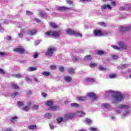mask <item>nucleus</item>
I'll return each instance as SVG.
<instances>
[{"mask_svg": "<svg viewBox=\"0 0 131 131\" xmlns=\"http://www.w3.org/2000/svg\"><path fill=\"white\" fill-rule=\"evenodd\" d=\"M129 106L125 104H121L119 106V108L115 109V112L116 113L120 114L122 112V110H125L123 112L122 114L121 115V118H124L126 116H128L130 114V112L128 110Z\"/></svg>", "mask_w": 131, "mask_h": 131, "instance_id": "nucleus-2", "label": "nucleus"}, {"mask_svg": "<svg viewBox=\"0 0 131 131\" xmlns=\"http://www.w3.org/2000/svg\"><path fill=\"white\" fill-rule=\"evenodd\" d=\"M35 21H36L37 23H40V20L37 18H35Z\"/></svg>", "mask_w": 131, "mask_h": 131, "instance_id": "nucleus-64", "label": "nucleus"}, {"mask_svg": "<svg viewBox=\"0 0 131 131\" xmlns=\"http://www.w3.org/2000/svg\"><path fill=\"white\" fill-rule=\"evenodd\" d=\"M92 121L91 120V119L86 118L84 120V123L86 124H92Z\"/></svg>", "mask_w": 131, "mask_h": 131, "instance_id": "nucleus-24", "label": "nucleus"}, {"mask_svg": "<svg viewBox=\"0 0 131 131\" xmlns=\"http://www.w3.org/2000/svg\"><path fill=\"white\" fill-rule=\"evenodd\" d=\"M63 118L61 117H58L57 118H56V121L58 123H61L62 121L63 120Z\"/></svg>", "mask_w": 131, "mask_h": 131, "instance_id": "nucleus-29", "label": "nucleus"}, {"mask_svg": "<svg viewBox=\"0 0 131 131\" xmlns=\"http://www.w3.org/2000/svg\"><path fill=\"white\" fill-rule=\"evenodd\" d=\"M75 116V114L73 113L68 114L64 116V119H72Z\"/></svg>", "mask_w": 131, "mask_h": 131, "instance_id": "nucleus-11", "label": "nucleus"}, {"mask_svg": "<svg viewBox=\"0 0 131 131\" xmlns=\"http://www.w3.org/2000/svg\"><path fill=\"white\" fill-rule=\"evenodd\" d=\"M49 126H50V128L51 129H54L55 128V126H54V125H53L52 124H50Z\"/></svg>", "mask_w": 131, "mask_h": 131, "instance_id": "nucleus-58", "label": "nucleus"}, {"mask_svg": "<svg viewBox=\"0 0 131 131\" xmlns=\"http://www.w3.org/2000/svg\"><path fill=\"white\" fill-rule=\"evenodd\" d=\"M55 52V48L50 47L49 48L45 53V55L47 57H52Z\"/></svg>", "mask_w": 131, "mask_h": 131, "instance_id": "nucleus-5", "label": "nucleus"}, {"mask_svg": "<svg viewBox=\"0 0 131 131\" xmlns=\"http://www.w3.org/2000/svg\"><path fill=\"white\" fill-rule=\"evenodd\" d=\"M18 95H19V93H18V92H15V93L12 94V97L13 98H15V97H17V96H18Z\"/></svg>", "mask_w": 131, "mask_h": 131, "instance_id": "nucleus-44", "label": "nucleus"}, {"mask_svg": "<svg viewBox=\"0 0 131 131\" xmlns=\"http://www.w3.org/2000/svg\"><path fill=\"white\" fill-rule=\"evenodd\" d=\"M50 69L52 70H55L56 68H57V66L56 65H51L49 67Z\"/></svg>", "mask_w": 131, "mask_h": 131, "instance_id": "nucleus-39", "label": "nucleus"}, {"mask_svg": "<svg viewBox=\"0 0 131 131\" xmlns=\"http://www.w3.org/2000/svg\"><path fill=\"white\" fill-rule=\"evenodd\" d=\"M16 25L18 28L23 27V26H24V23H19Z\"/></svg>", "mask_w": 131, "mask_h": 131, "instance_id": "nucleus-40", "label": "nucleus"}, {"mask_svg": "<svg viewBox=\"0 0 131 131\" xmlns=\"http://www.w3.org/2000/svg\"><path fill=\"white\" fill-rule=\"evenodd\" d=\"M112 6H115L116 5V2L115 1H113L111 2Z\"/></svg>", "mask_w": 131, "mask_h": 131, "instance_id": "nucleus-60", "label": "nucleus"}, {"mask_svg": "<svg viewBox=\"0 0 131 131\" xmlns=\"http://www.w3.org/2000/svg\"><path fill=\"white\" fill-rule=\"evenodd\" d=\"M26 15L28 16H31L32 15V12L29 11H26Z\"/></svg>", "mask_w": 131, "mask_h": 131, "instance_id": "nucleus-49", "label": "nucleus"}, {"mask_svg": "<svg viewBox=\"0 0 131 131\" xmlns=\"http://www.w3.org/2000/svg\"><path fill=\"white\" fill-rule=\"evenodd\" d=\"M92 0H80V3H88V2H91Z\"/></svg>", "mask_w": 131, "mask_h": 131, "instance_id": "nucleus-55", "label": "nucleus"}, {"mask_svg": "<svg viewBox=\"0 0 131 131\" xmlns=\"http://www.w3.org/2000/svg\"><path fill=\"white\" fill-rule=\"evenodd\" d=\"M50 25L52 28H58V25H57V24H55L54 23H50Z\"/></svg>", "mask_w": 131, "mask_h": 131, "instance_id": "nucleus-28", "label": "nucleus"}, {"mask_svg": "<svg viewBox=\"0 0 131 131\" xmlns=\"http://www.w3.org/2000/svg\"><path fill=\"white\" fill-rule=\"evenodd\" d=\"M71 107H74L75 108H78L79 107V104L76 103H72L71 104Z\"/></svg>", "mask_w": 131, "mask_h": 131, "instance_id": "nucleus-31", "label": "nucleus"}, {"mask_svg": "<svg viewBox=\"0 0 131 131\" xmlns=\"http://www.w3.org/2000/svg\"><path fill=\"white\" fill-rule=\"evenodd\" d=\"M101 107L109 110L111 108V105L109 103H103L101 104Z\"/></svg>", "mask_w": 131, "mask_h": 131, "instance_id": "nucleus-15", "label": "nucleus"}, {"mask_svg": "<svg viewBox=\"0 0 131 131\" xmlns=\"http://www.w3.org/2000/svg\"><path fill=\"white\" fill-rule=\"evenodd\" d=\"M105 95L112 96L111 100L113 104L118 103V102L122 101L123 99L125 98L124 94H121V93L119 92H115L112 90H109L107 92L105 93Z\"/></svg>", "mask_w": 131, "mask_h": 131, "instance_id": "nucleus-1", "label": "nucleus"}, {"mask_svg": "<svg viewBox=\"0 0 131 131\" xmlns=\"http://www.w3.org/2000/svg\"><path fill=\"white\" fill-rule=\"evenodd\" d=\"M6 73V72L5 71V70L2 69L0 68V74H5Z\"/></svg>", "mask_w": 131, "mask_h": 131, "instance_id": "nucleus-48", "label": "nucleus"}, {"mask_svg": "<svg viewBox=\"0 0 131 131\" xmlns=\"http://www.w3.org/2000/svg\"><path fill=\"white\" fill-rule=\"evenodd\" d=\"M104 51H99L98 52V55H103V54H104Z\"/></svg>", "mask_w": 131, "mask_h": 131, "instance_id": "nucleus-57", "label": "nucleus"}, {"mask_svg": "<svg viewBox=\"0 0 131 131\" xmlns=\"http://www.w3.org/2000/svg\"><path fill=\"white\" fill-rule=\"evenodd\" d=\"M98 25H99L100 26H102V27H106V24L104 22H98L97 23Z\"/></svg>", "mask_w": 131, "mask_h": 131, "instance_id": "nucleus-34", "label": "nucleus"}, {"mask_svg": "<svg viewBox=\"0 0 131 131\" xmlns=\"http://www.w3.org/2000/svg\"><path fill=\"white\" fill-rule=\"evenodd\" d=\"M22 109L24 111H26V112L29 111V109H30V105H28L27 106H25L23 107Z\"/></svg>", "mask_w": 131, "mask_h": 131, "instance_id": "nucleus-26", "label": "nucleus"}, {"mask_svg": "<svg viewBox=\"0 0 131 131\" xmlns=\"http://www.w3.org/2000/svg\"><path fill=\"white\" fill-rule=\"evenodd\" d=\"M38 56V54L37 53H35L33 55L34 58H37V57Z\"/></svg>", "mask_w": 131, "mask_h": 131, "instance_id": "nucleus-63", "label": "nucleus"}, {"mask_svg": "<svg viewBox=\"0 0 131 131\" xmlns=\"http://www.w3.org/2000/svg\"><path fill=\"white\" fill-rule=\"evenodd\" d=\"M102 11H105V10H112V7L109 5H103L101 6Z\"/></svg>", "mask_w": 131, "mask_h": 131, "instance_id": "nucleus-12", "label": "nucleus"}, {"mask_svg": "<svg viewBox=\"0 0 131 131\" xmlns=\"http://www.w3.org/2000/svg\"><path fill=\"white\" fill-rule=\"evenodd\" d=\"M99 69L101 71H105L106 70V68H104V67H103V66L100 65L99 66Z\"/></svg>", "mask_w": 131, "mask_h": 131, "instance_id": "nucleus-36", "label": "nucleus"}, {"mask_svg": "<svg viewBox=\"0 0 131 131\" xmlns=\"http://www.w3.org/2000/svg\"><path fill=\"white\" fill-rule=\"evenodd\" d=\"M13 51L19 54H24V53H25V49L22 47L16 48L14 49Z\"/></svg>", "mask_w": 131, "mask_h": 131, "instance_id": "nucleus-9", "label": "nucleus"}, {"mask_svg": "<svg viewBox=\"0 0 131 131\" xmlns=\"http://www.w3.org/2000/svg\"><path fill=\"white\" fill-rule=\"evenodd\" d=\"M86 81H88V82H94L95 81V79L89 78L86 79Z\"/></svg>", "mask_w": 131, "mask_h": 131, "instance_id": "nucleus-37", "label": "nucleus"}, {"mask_svg": "<svg viewBox=\"0 0 131 131\" xmlns=\"http://www.w3.org/2000/svg\"><path fill=\"white\" fill-rule=\"evenodd\" d=\"M41 95L43 98H46V97H47V94L45 93H42Z\"/></svg>", "mask_w": 131, "mask_h": 131, "instance_id": "nucleus-59", "label": "nucleus"}, {"mask_svg": "<svg viewBox=\"0 0 131 131\" xmlns=\"http://www.w3.org/2000/svg\"><path fill=\"white\" fill-rule=\"evenodd\" d=\"M120 11H123L125 10L126 11H128L131 12V5L130 4H125L123 6L120 8Z\"/></svg>", "mask_w": 131, "mask_h": 131, "instance_id": "nucleus-7", "label": "nucleus"}, {"mask_svg": "<svg viewBox=\"0 0 131 131\" xmlns=\"http://www.w3.org/2000/svg\"><path fill=\"white\" fill-rule=\"evenodd\" d=\"M68 34H69L70 35H74V36H76L77 37H82V34L81 33L74 31L73 30L71 29H68L66 31Z\"/></svg>", "mask_w": 131, "mask_h": 131, "instance_id": "nucleus-4", "label": "nucleus"}, {"mask_svg": "<svg viewBox=\"0 0 131 131\" xmlns=\"http://www.w3.org/2000/svg\"><path fill=\"white\" fill-rule=\"evenodd\" d=\"M84 61H90V60H92V56L87 55L84 57Z\"/></svg>", "mask_w": 131, "mask_h": 131, "instance_id": "nucleus-27", "label": "nucleus"}, {"mask_svg": "<svg viewBox=\"0 0 131 131\" xmlns=\"http://www.w3.org/2000/svg\"><path fill=\"white\" fill-rule=\"evenodd\" d=\"M93 34L95 36H103V35H105L104 33L101 32L100 30H95L93 31Z\"/></svg>", "mask_w": 131, "mask_h": 131, "instance_id": "nucleus-8", "label": "nucleus"}, {"mask_svg": "<svg viewBox=\"0 0 131 131\" xmlns=\"http://www.w3.org/2000/svg\"><path fill=\"white\" fill-rule=\"evenodd\" d=\"M75 115H77L78 116H84V115H85V113L83 111H80L77 112Z\"/></svg>", "mask_w": 131, "mask_h": 131, "instance_id": "nucleus-18", "label": "nucleus"}, {"mask_svg": "<svg viewBox=\"0 0 131 131\" xmlns=\"http://www.w3.org/2000/svg\"><path fill=\"white\" fill-rule=\"evenodd\" d=\"M15 76L17 78H19V77H21L22 76L20 74H16Z\"/></svg>", "mask_w": 131, "mask_h": 131, "instance_id": "nucleus-61", "label": "nucleus"}, {"mask_svg": "<svg viewBox=\"0 0 131 131\" xmlns=\"http://www.w3.org/2000/svg\"><path fill=\"white\" fill-rule=\"evenodd\" d=\"M17 119H18V117H17V116H13L11 117L10 121L13 123L16 122V121L17 120Z\"/></svg>", "mask_w": 131, "mask_h": 131, "instance_id": "nucleus-23", "label": "nucleus"}, {"mask_svg": "<svg viewBox=\"0 0 131 131\" xmlns=\"http://www.w3.org/2000/svg\"><path fill=\"white\" fill-rule=\"evenodd\" d=\"M37 70V68L34 67H29L27 69V71L32 72V71H36Z\"/></svg>", "mask_w": 131, "mask_h": 131, "instance_id": "nucleus-25", "label": "nucleus"}, {"mask_svg": "<svg viewBox=\"0 0 131 131\" xmlns=\"http://www.w3.org/2000/svg\"><path fill=\"white\" fill-rule=\"evenodd\" d=\"M89 66L90 67H95L97 66V64L94 63H91L90 64Z\"/></svg>", "mask_w": 131, "mask_h": 131, "instance_id": "nucleus-53", "label": "nucleus"}, {"mask_svg": "<svg viewBox=\"0 0 131 131\" xmlns=\"http://www.w3.org/2000/svg\"><path fill=\"white\" fill-rule=\"evenodd\" d=\"M33 109L34 110H37V109H38V106L37 105H34L33 107Z\"/></svg>", "mask_w": 131, "mask_h": 131, "instance_id": "nucleus-56", "label": "nucleus"}, {"mask_svg": "<svg viewBox=\"0 0 131 131\" xmlns=\"http://www.w3.org/2000/svg\"><path fill=\"white\" fill-rule=\"evenodd\" d=\"M67 4L68 5H73V2L70 0H66Z\"/></svg>", "mask_w": 131, "mask_h": 131, "instance_id": "nucleus-46", "label": "nucleus"}, {"mask_svg": "<svg viewBox=\"0 0 131 131\" xmlns=\"http://www.w3.org/2000/svg\"><path fill=\"white\" fill-rule=\"evenodd\" d=\"M17 104L18 107H24V103L22 101H18Z\"/></svg>", "mask_w": 131, "mask_h": 131, "instance_id": "nucleus-33", "label": "nucleus"}, {"mask_svg": "<svg viewBox=\"0 0 131 131\" xmlns=\"http://www.w3.org/2000/svg\"><path fill=\"white\" fill-rule=\"evenodd\" d=\"M52 117V114L51 113H47L45 115V118L50 119Z\"/></svg>", "mask_w": 131, "mask_h": 131, "instance_id": "nucleus-30", "label": "nucleus"}, {"mask_svg": "<svg viewBox=\"0 0 131 131\" xmlns=\"http://www.w3.org/2000/svg\"><path fill=\"white\" fill-rule=\"evenodd\" d=\"M79 59V58L78 57L75 56L73 57V61L74 62H76V61H78Z\"/></svg>", "mask_w": 131, "mask_h": 131, "instance_id": "nucleus-45", "label": "nucleus"}, {"mask_svg": "<svg viewBox=\"0 0 131 131\" xmlns=\"http://www.w3.org/2000/svg\"><path fill=\"white\" fill-rule=\"evenodd\" d=\"M7 54L4 53V52H0V57H5Z\"/></svg>", "mask_w": 131, "mask_h": 131, "instance_id": "nucleus-54", "label": "nucleus"}, {"mask_svg": "<svg viewBox=\"0 0 131 131\" xmlns=\"http://www.w3.org/2000/svg\"><path fill=\"white\" fill-rule=\"evenodd\" d=\"M37 33V31L33 29H29L27 32L28 35H34V34H36Z\"/></svg>", "mask_w": 131, "mask_h": 131, "instance_id": "nucleus-10", "label": "nucleus"}, {"mask_svg": "<svg viewBox=\"0 0 131 131\" xmlns=\"http://www.w3.org/2000/svg\"><path fill=\"white\" fill-rule=\"evenodd\" d=\"M37 127L36 126V125H30L28 127V129L30 130H33V129H36Z\"/></svg>", "mask_w": 131, "mask_h": 131, "instance_id": "nucleus-21", "label": "nucleus"}, {"mask_svg": "<svg viewBox=\"0 0 131 131\" xmlns=\"http://www.w3.org/2000/svg\"><path fill=\"white\" fill-rule=\"evenodd\" d=\"M115 119V117L113 115H111L110 116V119H111L112 120H113V119Z\"/></svg>", "mask_w": 131, "mask_h": 131, "instance_id": "nucleus-62", "label": "nucleus"}, {"mask_svg": "<svg viewBox=\"0 0 131 131\" xmlns=\"http://www.w3.org/2000/svg\"><path fill=\"white\" fill-rule=\"evenodd\" d=\"M46 37L47 36H52L53 37H58L60 35V31H48L45 32Z\"/></svg>", "mask_w": 131, "mask_h": 131, "instance_id": "nucleus-3", "label": "nucleus"}, {"mask_svg": "<svg viewBox=\"0 0 131 131\" xmlns=\"http://www.w3.org/2000/svg\"><path fill=\"white\" fill-rule=\"evenodd\" d=\"M42 74V75H44V76H49L50 74V73L49 72H43Z\"/></svg>", "mask_w": 131, "mask_h": 131, "instance_id": "nucleus-38", "label": "nucleus"}, {"mask_svg": "<svg viewBox=\"0 0 131 131\" xmlns=\"http://www.w3.org/2000/svg\"><path fill=\"white\" fill-rule=\"evenodd\" d=\"M112 47L113 48L114 50H118L119 51L120 50V48H118L116 46L113 45L112 46Z\"/></svg>", "mask_w": 131, "mask_h": 131, "instance_id": "nucleus-47", "label": "nucleus"}, {"mask_svg": "<svg viewBox=\"0 0 131 131\" xmlns=\"http://www.w3.org/2000/svg\"><path fill=\"white\" fill-rule=\"evenodd\" d=\"M78 99L79 101H85L86 100V97H79Z\"/></svg>", "mask_w": 131, "mask_h": 131, "instance_id": "nucleus-35", "label": "nucleus"}, {"mask_svg": "<svg viewBox=\"0 0 131 131\" xmlns=\"http://www.w3.org/2000/svg\"><path fill=\"white\" fill-rule=\"evenodd\" d=\"M63 80L66 82H71L72 81V77L69 76H64Z\"/></svg>", "mask_w": 131, "mask_h": 131, "instance_id": "nucleus-16", "label": "nucleus"}, {"mask_svg": "<svg viewBox=\"0 0 131 131\" xmlns=\"http://www.w3.org/2000/svg\"><path fill=\"white\" fill-rule=\"evenodd\" d=\"M57 10L58 11H69V10H71V8L64 6H61L57 7Z\"/></svg>", "mask_w": 131, "mask_h": 131, "instance_id": "nucleus-13", "label": "nucleus"}, {"mask_svg": "<svg viewBox=\"0 0 131 131\" xmlns=\"http://www.w3.org/2000/svg\"><path fill=\"white\" fill-rule=\"evenodd\" d=\"M40 15L41 16V17H43L47 16V13H46V12H41Z\"/></svg>", "mask_w": 131, "mask_h": 131, "instance_id": "nucleus-42", "label": "nucleus"}, {"mask_svg": "<svg viewBox=\"0 0 131 131\" xmlns=\"http://www.w3.org/2000/svg\"><path fill=\"white\" fill-rule=\"evenodd\" d=\"M53 102L51 101H48L46 102V105L49 106V107H50L48 108V110H51L52 111H54L55 110H57L58 107L56 106H53Z\"/></svg>", "mask_w": 131, "mask_h": 131, "instance_id": "nucleus-6", "label": "nucleus"}, {"mask_svg": "<svg viewBox=\"0 0 131 131\" xmlns=\"http://www.w3.org/2000/svg\"><path fill=\"white\" fill-rule=\"evenodd\" d=\"M109 77L111 79H113L114 78H116V77H117V75L115 74H112L109 75Z\"/></svg>", "mask_w": 131, "mask_h": 131, "instance_id": "nucleus-32", "label": "nucleus"}, {"mask_svg": "<svg viewBox=\"0 0 131 131\" xmlns=\"http://www.w3.org/2000/svg\"><path fill=\"white\" fill-rule=\"evenodd\" d=\"M12 86L13 89H15V90L19 89V86H18V85H17L15 83L12 84Z\"/></svg>", "mask_w": 131, "mask_h": 131, "instance_id": "nucleus-41", "label": "nucleus"}, {"mask_svg": "<svg viewBox=\"0 0 131 131\" xmlns=\"http://www.w3.org/2000/svg\"><path fill=\"white\" fill-rule=\"evenodd\" d=\"M87 96L89 97V98H92L94 100H96L97 99V96L96 94L94 93H89L87 94Z\"/></svg>", "mask_w": 131, "mask_h": 131, "instance_id": "nucleus-17", "label": "nucleus"}, {"mask_svg": "<svg viewBox=\"0 0 131 131\" xmlns=\"http://www.w3.org/2000/svg\"><path fill=\"white\" fill-rule=\"evenodd\" d=\"M129 29H130L129 27H124V28L122 27H120L119 28L120 32H125L126 31H128Z\"/></svg>", "mask_w": 131, "mask_h": 131, "instance_id": "nucleus-14", "label": "nucleus"}, {"mask_svg": "<svg viewBox=\"0 0 131 131\" xmlns=\"http://www.w3.org/2000/svg\"><path fill=\"white\" fill-rule=\"evenodd\" d=\"M112 57L113 58V59H114L115 60H116V59H118V56L116 55H112Z\"/></svg>", "mask_w": 131, "mask_h": 131, "instance_id": "nucleus-51", "label": "nucleus"}, {"mask_svg": "<svg viewBox=\"0 0 131 131\" xmlns=\"http://www.w3.org/2000/svg\"><path fill=\"white\" fill-rule=\"evenodd\" d=\"M26 33V30H21L20 32V33L18 34V37H20V38H22L23 37V35L25 34Z\"/></svg>", "mask_w": 131, "mask_h": 131, "instance_id": "nucleus-19", "label": "nucleus"}, {"mask_svg": "<svg viewBox=\"0 0 131 131\" xmlns=\"http://www.w3.org/2000/svg\"><path fill=\"white\" fill-rule=\"evenodd\" d=\"M25 80L27 82H31V79L29 78L28 77H25Z\"/></svg>", "mask_w": 131, "mask_h": 131, "instance_id": "nucleus-43", "label": "nucleus"}, {"mask_svg": "<svg viewBox=\"0 0 131 131\" xmlns=\"http://www.w3.org/2000/svg\"><path fill=\"white\" fill-rule=\"evenodd\" d=\"M89 130L90 131H96L97 130V128H95V127H90L89 128Z\"/></svg>", "mask_w": 131, "mask_h": 131, "instance_id": "nucleus-52", "label": "nucleus"}, {"mask_svg": "<svg viewBox=\"0 0 131 131\" xmlns=\"http://www.w3.org/2000/svg\"><path fill=\"white\" fill-rule=\"evenodd\" d=\"M68 71V73H69V74H71V75H72V74H74V73H75V70L73 68L69 69Z\"/></svg>", "mask_w": 131, "mask_h": 131, "instance_id": "nucleus-22", "label": "nucleus"}, {"mask_svg": "<svg viewBox=\"0 0 131 131\" xmlns=\"http://www.w3.org/2000/svg\"><path fill=\"white\" fill-rule=\"evenodd\" d=\"M118 45L121 49H126V46L123 42H119Z\"/></svg>", "mask_w": 131, "mask_h": 131, "instance_id": "nucleus-20", "label": "nucleus"}, {"mask_svg": "<svg viewBox=\"0 0 131 131\" xmlns=\"http://www.w3.org/2000/svg\"><path fill=\"white\" fill-rule=\"evenodd\" d=\"M59 71H61V72H63V71H64V67H63L62 66L59 67Z\"/></svg>", "mask_w": 131, "mask_h": 131, "instance_id": "nucleus-50", "label": "nucleus"}]
</instances>
